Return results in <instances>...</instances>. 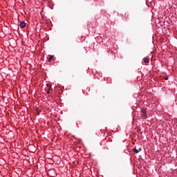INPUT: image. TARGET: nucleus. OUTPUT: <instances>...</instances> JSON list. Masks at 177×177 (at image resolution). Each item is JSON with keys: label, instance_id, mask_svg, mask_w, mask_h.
<instances>
[{"label": "nucleus", "instance_id": "f257e3e1", "mask_svg": "<svg viewBox=\"0 0 177 177\" xmlns=\"http://www.w3.org/2000/svg\"><path fill=\"white\" fill-rule=\"evenodd\" d=\"M78 142H81L80 140H77V141H74L73 144V149L75 150L76 151H80V147H78Z\"/></svg>", "mask_w": 177, "mask_h": 177}, {"label": "nucleus", "instance_id": "f03ea898", "mask_svg": "<svg viewBox=\"0 0 177 177\" xmlns=\"http://www.w3.org/2000/svg\"><path fill=\"white\" fill-rule=\"evenodd\" d=\"M141 116L143 117L145 119L147 118V113L145 109L141 110Z\"/></svg>", "mask_w": 177, "mask_h": 177}, {"label": "nucleus", "instance_id": "7ed1b4c3", "mask_svg": "<svg viewBox=\"0 0 177 177\" xmlns=\"http://www.w3.org/2000/svg\"><path fill=\"white\" fill-rule=\"evenodd\" d=\"M51 86L49 84H47V87L45 88V91L46 92V93L48 95H49L50 93V89H51Z\"/></svg>", "mask_w": 177, "mask_h": 177}, {"label": "nucleus", "instance_id": "20e7f679", "mask_svg": "<svg viewBox=\"0 0 177 177\" xmlns=\"http://www.w3.org/2000/svg\"><path fill=\"white\" fill-rule=\"evenodd\" d=\"M19 27L20 28H24V27H26V22L24 21H21L19 24Z\"/></svg>", "mask_w": 177, "mask_h": 177}, {"label": "nucleus", "instance_id": "39448f33", "mask_svg": "<svg viewBox=\"0 0 177 177\" xmlns=\"http://www.w3.org/2000/svg\"><path fill=\"white\" fill-rule=\"evenodd\" d=\"M133 153H140V151H142V149L139 148V149H136V148H133Z\"/></svg>", "mask_w": 177, "mask_h": 177}, {"label": "nucleus", "instance_id": "423d86ee", "mask_svg": "<svg viewBox=\"0 0 177 177\" xmlns=\"http://www.w3.org/2000/svg\"><path fill=\"white\" fill-rule=\"evenodd\" d=\"M53 60V55H48V62H50Z\"/></svg>", "mask_w": 177, "mask_h": 177}, {"label": "nucleus", "instance_id": "0eeeda50", "mask_svg": "<svg viewBox=\"0 0 177 177\" xmlns=\"http://www.w3.org/2000/svg\"><path fill=\"white\" fill-rule=\"evenodd\" d=\"M144 63H149L148 58H144Z\"/></svg>", "mask_w": 177, "mask_h": 177}, {"label": "nucleus", "instance_id": "6e6552de", "mask_svg": "<svg viewBox=\"0 0 177 177\" xmlns=\"http://www.w3.org/2000/svg\"><path fill=\"white\" fill-rule=\"evenodd\" d=\"M165 80L166 81H168V77H165Z\"/></svg>", "mask_w": 177, "mask_h": 177}, {"label": "nucleus", "instance_id": "1a4fd4ad", "mask_svg": "<svg viewBox=\"0 0 177 177\" xmlns=\"http://www.w3.org/2000/svg\"><path fill=\"white\" fill-rule=\"evenodd\" d=\"M43 1H45V0H43Z\"/></svg>", "mask_w": 177, "mask_h": 177}]
</instances>
